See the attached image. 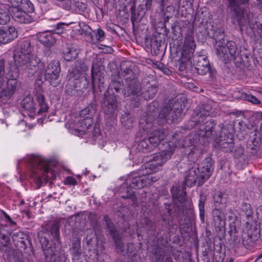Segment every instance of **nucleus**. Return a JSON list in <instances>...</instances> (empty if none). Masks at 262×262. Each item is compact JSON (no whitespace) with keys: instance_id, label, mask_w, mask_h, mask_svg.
Instances as JSON below:
<instances>
[{"instance_id":"obj_14","label":"nucleus","mask_w":262,"mask_h":262,"mask_svg":"<svg viewBox=\"0 0 262 262\" xmlns=\"http://www.w3.org/2000/svg\"><path fill=\"white\" fill-rule=\"evenodd\" d=\"M212 224L216 231L224 230L226 225L225 216L222 209L215 208L212 212Z\"/></svg>"},{"instance_id":"obj_5","label":"nucleus","mask_w":262,"mask_h":262,"mask_svg":"<svg viewBox=\"0 0 262 262\" xmlns=\"http://www.w3.org/2000/svg\"><path fill=\"white\" fill-rule=\"evenodd\" d=\"M184 107V105L178 101L169 104L168 106H165L159 113V121L161 123H172L178 121L182 115Z\"/></svg>"},{"instance_id":"obj_2","label":"nucleus","mask_w":262,"mask_h":262,"mask_svg":"<svg viewBox=\"0 0 262 262\" xmlns=\"http://www.w3.org/2000/svg\"><path fill=\"white\" fill-rule=\"evenodd\" d=\"M162 151L159 153L154 154L152 160L144 165L145 170L144 171L143 167H142V171L144 177H150L148 178V180H146V185L149 184L150 182L156 181L158 178L154 176V172L156 171L158 166H161L163 164L165 163L173 155L174 151V147L170 144L167 143L165 147L163 149L162 147H160Z\"/></svg>"},{"instance_id":"obj_43","label":"nucleus","mask_w":262,"mask_h":262,"mask_svg":"<svg viewBox=\"0 0 262 262\" xmlns=\"http://www.w3.org/2000/svg\"><path fill=\"white\" fill-rule=\"evenodd\" d=\"M160 12L168 19L169 17H172V14L174 12V8L172 5H169L165 6L163 11Z\"/></svg>"},{"instance_id":"obj_62","label":"nucleus","mask_w":262,"mask_h":262,"mask_svg":"<svg viewBox=\"0 0 262 262\" xmlns=\"http://www.w3.org/2000/svg\"><path fill=\"white\" fill-rule=\"evenodd\" d=\"M199 210H204V204L202 201L200 202L199 205Z\"/></svg>"},{"instance_id":"obj_20","label":"nucleus","mask_w":262,"mask_h":262,"mask_svg":"<svg viewBox=\"0 0 262 262\" xmlns=\"http://www.w3.org/2000/svg\"><path fill=\"white\" fill-rule=\"evenodd\" d=\"M198 122L201 123L198 130V135L202 137H209L212 133V129L215 126V123L212 120H207L205 123H202L203 122V119L200 118Z\"/></svg>"},{"instance_id":"obj_61","label":"nucleus","mask_w":262,"mask_h":262,"mask_svg":"<svg viewBox=\"0 0 262 262\" xmlns=\"http://www.w3.org/2000/svg\"><path fill=\"white\" fill-rule=\"evenodd\" d=\"M200 211V216L201 218V220L202 221H204L205 218V211L204 210H199Z\"/></svg>"},{"instance_id":"obj_22","label":"nucleus","mask_w":262,"mask_h":262,"mask_svg":"<svg viewBox=\"0 0 262 262\" xmlns=\"http://www.w3.org/2000/svg\"><path fill=\"white\" fill-rule=\"evenodd\" d=\"M140 175L139 176H133L132 178H130L129 179L126 180L127 184H129V187L134 189H140L144 187L146 185V180H148L149 177H147V179H146V177H144L143 171H140ZM149 178H151L149 177Z\"/></svg>"},{"instance_id":"obj_47","label":"nucleus","mask_w":262,"mask_h":262,"mask_svg":"<svg viewBox=\"0 0 262 262\" xmlns=\"http://www.w3.org/2000/svg\"><path fill=\"white\" fill-rule=\"evenodd\" d=\"M105 36L104 32L100 28H99L97 30V33L96 34V39H94L93 36H91V41L95 42V41H102Z\"/></svg>"},{"instance_id":"obj_11","label":"nucleus","mask_w":262,"mask_h":262,"mask_svg":"<svg viewBox=\"0 0 262 262\" xmlns=\"http://www.w3.org/2000/svg\"><path fill=\"white\" fill-rule=\"evenodd\" d=\"M236 11H232L234 14V17L236 18L240 26L241 29L244 27H252L254 25L252 22L253 15L251 12L244 8H239Z\"/></svg>"},{"instance_id":"obj_54","label":"nucleus","mask_w":262,"mask_h":262,"mask_svg":"<svg viewBox=\"0 0 262 262\" xmlns=\"http://www.w3.org/2000/svg\"><path fill=\"white\" fill-rule=\"evenodd\" d=\"M169 0H156V3L158 4V8L160 11H163L164 7L166 6Z\"/></svg>"},{"instance_id":"obj_57","label":"nucleus","mask_w":262,"mask_h":262,"mask_svg":"<svg viewBox=\"0 0 262 262\" xmlns=\"http://www.w3.org/2000/svg\"><path fill=\"white\" fill-rule=\"evenodd\" d=\"M122 75H123L124 76H126V75H130V76L129 77L130 78H133V76H135L133 74L132 70L128 68H126L125 70H124L122 72Z\"/></svg>"},{"instance_id":"obj_28","label":"nucleus","mask_w":262,"mask_h":262,"mask_svg":"<svg viewBox=\"0 0 262 262\" xmlns=\"http://www.w3.org/2000/svg\"><path fill=\"white\" fill-rule=\"evenodd\" d=\"M78 51L74 46H70L65 48L62 52V56L67 61H72L76 58Z\"/></svg>"},{"instance_id":"obj_44","label":"nucleus","mask_w":262,"mask_h":262,"mask_svg":"<svg viewBox=\"0 0 262 262\" xmlns=\"http://www.w3.org/2000/svg\"><path fill=\"white\" fill-rule=\"evenodd\" d=\"M241 210L247 217L251 216L253 214V210L250 204L243 203L241 206Z\"/></svg>"},{"instance_id":"obj_42","label":"nucleus","mask_w":262,"mask_h":262,"mask_svg":"<svg viewBox=\"0 0 262 262\" xmlns=\"http://www.w3.org/2000/svg\"><path fill=\"white\" fill-rule=\"evenodd\" d=\"M0 238L3 241L2 242L3 244L2 247H0V250H4V248H5V250L6 251V248H10V241L9 236L8 235H5L4 233H0Z\"/></svg>"},{"instance_id":"obj_50","label":"nucleus","mask_w":262,"mask_h":262,"mask_svg":"<svg viewBox=\"0 0 262 262\" xmlns=\"http://www.w3.org/2000/svg\"><path fill=\"white\" fill-rule=\"evenodd\" d=\"M4 60L0 58V86L3 84L4 81Z\"/></svg>"},{"instance_id":"obj_21","label":"nucleus","mask_w":262,"mask_h":262,"mask_svg":"<svg viewBox=\"0 0 262 262\" xmlns=\"http://www.w3.org/2000/svg\"><path fill=\"white\" fill-rule=\"evenodd\" d=\"M17 36V32L13 27H9L7 28L0 30V42L7 43L12 41Z\"/></svg>"},{"instance_id":"obj_7","label":"nucleus","mask_w":262,"mask_h":262,"mask_svg":"<svg viewBox=\"0 0 262 262\" xmlns=\"http://www.w3.org/2000/svg\"><path fill=\"white\" fill-rule=\"evenodd\" d=\"M60 72L59 63L57 61H52L48 64L45 70V78L51 85L56 86L61 82L59 79Z\"/></svg>"},{"instance_id":"obj_30","label":"nucleus","mask_w":262,"mask_h":262,"mask_svg":"<svg viewBox=\"0 0 262 262\" xmlns=\"http://www.w3.org/2000/svg\"><path fill=\"white\" fill-rule=\"evenodd\" d=\"M226 46L229 56V60H235L239 55V51L237 48L235 43L233 41H228Z\"/></svg>"},{"instance_id":"obj_58","label":"nucleus","mask_w":262,"mask_h":262,"mask_svg":"<svg viewBox=\"0 0 262 262\" xmlns=\"http://www.w3.org/2000/svg\"><path fill=\"white\" fill-rule=\"evenodd\" d=\"M159 69H161L162 71L166 74L169 75L171 72L166 68L164 67V66L161 63H159L157 65Z\"/></svg>"},{"instance_id":"obj_8","label":"nucleus","mask_w":262,"mask_h":262,"mask_svg":"<svg viewBox=\"0 0 262 262\" xmlns=\"http://www.w3.org/2000/svg\"><path fill=\"white\" fill-rule=\"evenodd\" d=\"M165 135L162 131L155 130L148 139H144L139 144V147L143 152L150 151L154 150L164 140Z\"/></svg>"},{"instance_id":"obj_19","label":"nucleus","mask_w":262,"mask_h":262,"mask_svg":"<svg viewBox=\"0 0 262 262\" xmlns=\"http://www.w3.org/2000/svg\"><path fill=\"white\" fill-rule=\"evenodd\" d=\"M11 12L14 20L18 23L29 24L33 20L30 15L18 8H12Z\"/></svg>"},{"instance_id":"obj_60","label":"nucleus","mask_w":262,"mask_h":262,"mask_svg":"<svg viewBox=\"0 0 262 262\" xmlns=\"http://www.w3.org/2000/svg\"><path fill=\"white\" fill-rule=\"evenodd\" d=\"M3 214L6 219V220L11 224H15V223L12 220L10 216L7 214L6 212H4Z\"/></svg>"},{"instance_id":"obj_53","label":"nucleus","mask_w":262,"mask_h":262,"mask_svg":"<svg viewBox=\"0 0 262 262\" xmlns=\"http://www.w3.org/2000/svg\"><path fill=\"white\" fill-rule=\"evenodd\" d=\"M100 72V67L96 63H93L91 69V75L92 79L94 78L95 75Z\"/></svg>"},{"instance_id":"obj_63","label":"nucleus","mask_w":262,"mask_h":262,"mask_svg":"<svg viewBox=\"0 0 262 262\" xmlns=\"http://www.w3.org/2000/svg\"><path fill=\"white\" fill-rule=\"evenodd\" d=\"M257 29L262 33V23H258L257 24Z\"/></svg>"},{"instance_id":"obj_13","label":"nucleus","mask_w":262,"mask_h":262,"mask_svg":"<svg viewBox=\"0 0 262 262\" xmlns=\"http://www.w3.org/2000/svg\"><path fill=\"white\" fill-rule=\"evenodd\" d=\"M141 91H142V89L140 88L139 83L135 76L126 78V86L124 89L125 95L132 96L133 99H136L135 97H140Z\"/></svg>"},{"instance_id":"obj_6","label":"nucleus","mask_w":262,"mask_h":262,"mask_svg":"<svg viewBox=\"0 0 262 262\" xmlns=\"http://www.w3.org/2000/svg\"><path fill=\"white\" fill-rule=\"evenodd\" d=\"M192 57H193L192 60H191L192 66L190 69L186 70V71L190 70L193 67L198 74L200 75H204L207 72H209L211 75L213 74V71L211 69L209 62L205 55L196 53Z\"/></svg>"},{"instance_id":"obj_64","label":"nucleus","mask_w":262,"mask_h":262,"mask_svg":"<svg viewBox=\"0 0 262 262\" xmlns=\"http://www.w3.org/2000/svg\"><path fill=\"white\" fill-rule=\"evenodd\" d=\"M259 134L262 137V123L261 124V125H260V127L259 128Z\"/></svg>"},{"instance_id":"obj_15","label":"nucleus","mask_w":262,"mask_h":262,"mask_svg":"<svg viewBox=\"0 0 262 262\" xmlns=\"http://www.w3.org/2000/svg\"><path fill=\"white\" fill-rule=\"evenodd\" d=\"M213 171V166L212 160L210 158L204 160L203 166L199 172L200 175L199 178L198 184L202 185L204 182L208 180Z\"/></svg>"},{"instance_id":"obj_34","label":"nucleus","mask_w":262,"mask_h":262,"mask_svg":"<svg viewBox=\"0 0 262 262\" xmlns=\"http://www.w3.org/2000/svg\"><path fill=\"white\" fill-rule=\"evenodd\" d=\"M158 92L157 88L156 86L151 85L148 86L144 91H141L140 95L144 99L148 100L153 98Z\"/></svg>"},{"instance_id":"obj_9","label":"nucleus","mask_w":262,"mask_h":262,"mask_svg":"<svg viewBox=\"0 0 262 262\" xmlns=\"http://www.w3.org/2000/svg\"><path fill=\"white\" fill-rule=\"evenodd\" d=\"M62 24H58L56 25V30L55 33L52 32H42L38 34V41L47 47H51L54 46L56 42V34L62 33L64 28L62 27Z\"/></svg>"},{"instance_id":"obj_37","label":"nucleus","mask_w":262,"mask_h":262,"mask_svg":"<svg viewBox=\"0 0 262 262\" xmlns=\"http://www.w3.org/2000/svg\"><path fill=\"white\" fill-rule=\"evenodd\" d=\"M93 124V121L92 118H89L84 119L78 123V126H80L81 129H79L82 134L85 133L90 126Z\"/></svg>"},{"instance_id":"obj_38","label":"nucleus","mask_w":262,"mask_h":262,"mask_svg":"<svg viewBox=\"0 0 262 262\" xmlns=\"http://www.w3.org/2000/svg\"><path fill=\"white\" fill-rule=\"evenodd\" d=\"M229 3V7L231 11H236L237 9L241 8L240 5L247 4L249 0H227Z\"/></svg>"},{"instance_id":"obj_24","label":"nucleus","mask_w":262,"mask_h":262,"mask_svg":"<svg viewBox=\"0 0 262 262\" xmlns=\"http://www.w3.org/2000/svg\"><path fill=\"white\" fill-rule=\"evenodd\" d=\"M117 108V100L115 96H111L106 98L102 105L104 114L111 115L114 113Z\"/></svg>"},{"instance_id":"obj_45","label":"nucleus","mask_w":262,"mask_h":262,"mask_svg":"<svg viewBox=\"0 0 262 262\" xmlns=\"http://www.w3.org/2000/svg\"><path fill=\"white\" fill-rule=\"evenodd\" d=\"M26 237V235L22 232H18L14 233L12 236V239L14 241H15L18 244L20 243L23 245H25L24 239Z\"/></svg>"},{"instance_id":"obj_32","label":"nucleus","mask_w":262,"mask_h":262,"mask_svg":"<svg viewBox=\"0 0 262 262\" xmlns=\"http://www.w3.org/2000/svg\"><path fill=\"white\" fill-rule=\"evenodd\" d=\"M88 67L85 62L81 60L77 61L75 64V68L73 71V74L76 78L80 77V75L88 70Z\"/></svg>"},{"instance_id":"obj_39","label":"nucleus","mask_w":262,"mask_h":262,"mask_svg":"<svg viewBox=\"0 0 262 262\" xmlns=\"http://www.w3.org/2000/svg\"><path fill=\"white\" fill-rule=\"evenodd\" d=\"M95 109L92 105H89L86 108L82 110L80 112V116L81 117L87 119L92 118V115L95 113Z\"/></svg>"},{"instance_id":"obj_35","label":"nucleus","mask_w":262,"mask_h":262,"mask_svg":"<svg viewBox=\"0 0 262 262\" xmlns=\"http://www.w3.org/2000/svg\"><path fill=\"white\" fill-rule=\"evenodd\" d=\"M17 67L15 64L10 67L6 75L7 80H18L17 78L19 75V71Z\"/></svg>"},{"instance_id":"obj_40","label":"nucleus","mask_w":262,"mask_h":262,"mask_svg":"<svg viewBox=\"0 0 262 262\" xmlns=\"http://www.w3.org/2000/svg\"><path fill=\"white\" fill-rule=\"evenodd\" d=\"M9 12L6 9L0 8V24L5 25L9 21Z\"/></svg>"},{"instance_id":"obj_52","label":"nucleus","mask_w":262,"mask_h":262,"mask_svg":"<svg viewBox=\"0 0 262 262\" xmlns=\"http://www.w3.org/2000/svg\"><path fill=\"white\" fill-rule=\"evenodd\" d=\"M110 84L116 92H118L119 91L121 86V82L116 80H112Z\"/></svg>"},{"instance_id":"obj_31","label":"nucleus","mask_w":262,"mask_h":262,"mask_svg":"<svg viewBox=\"0 0 262 262\" xmlns=\"http://www.w3.org/2000/svg\"><path fill=\"white\" fill-rule=\"evenodd\" d=\"M21 106L30 113H34L36 110L33 99L30 96H27L21 101Z\"/></svg>"},{"instance_id":"obj_49","label":"nucleus","mask_w":262,"mask_h":262,"mask_svg":"<svg viewBox=\"0 0 262 262\" xmlns=\"http://www.w3.org/2000/svg\"><path fill=\"white\" fill-rule=\"evenodd\" d=\"M157 262H171L172 260L170 257H165L164 253L161 252V253L157 254L156 255Z\"/></svg>"},{"instance_id":"obj_17","label":"nucleus","mask_w":262,"mask_h":262,"mask_svg":"<svg viewBox=\"0 0 262 262\" xmlns=\"http://www.w3.org/2000/svg\"><path fill=\"white\" fill-rule=\"evenodd\" d=\"M35 84V97L38 103L39 109L38 111V114L46 112L48 110V106L45 101V96L42 89V82Z\"/></svg>"},{"instance_id":"obj_33","label":"nucleus","mask_w":262,"mask_h":262,"mask_svg":"<svg viewBox=\"0 0 262 262\" xmlns=\"http://www.w3.org/2000/svg\"><path fill=\"white\" fill-rule=\"evenodd\" d=\"M221 192H216L213 196L215 208L222 209L226 202V198Z\"/></svg>"},{"instance_id":"obj_12","label":"nucleus","mask_w":262,"mask_h":262,"mask_svg":"<svg viewBox=\"0 0 262 262\" xmlns=\"http://www.w3.org/2000/svg\"><path fill=\"white\" fill-rule=\"evenodd\" d=\"M104 220L105 221L106 228L115 243L118 251L122 253L128 252L125 246L119 237L118 232L111 220L106 216H104Z\"/></svg>"},{"instance_id":"obj_3","label":"nucleus","mask_w":262,"mask_h":262,"mask_svg":"<svg viewBox=\"0 0 262 262\" xmlns=\"http://www.w3.org/2000/svg\"><path fill=\"white\" fill-rule=\"evenodd\" d=\"M32 166L31 176L37 179L38 182L55 178L54 171L50 168L49 162L43 157L37 156L33 158Z\"/></svg>"},{"instance_id":"obj_4","label":"nucleus","mask_w":262,"mask_h":262,"mask_svg":"<svg viewBox=\"0 0 262 262\" xmlns=\"http://www.w3.org/2000/svg\"><path fill=\"white\" fill-rule=\"evenodd\" d=\"M196 47L195 42L192 33L186 34L184 37L182 49L181 61L179 69L183 71L190 69L191 64V57Z\"/></svg>"},{"instance_id":"obj_23","label":"nucleus","mask_w":262,"mask_h":262,"mask_svg":"<svg viewBox=\"0 0 262 262\" xmlns=\"http://www.w3.org/2000/svg\"><path fill=\"white\" fill-rule=\"evenodd\" d=\"M59 225V222L57 221H54L50 226L47 225L45 229L47 233L50 234L52 235V241L54 242L55 244H57L59 246L60 242Z\"/></svg>"},{"instance_id":"obj_48","label":"nucleus","mask_w":262,"mask_h":262,"mask_svg":"<svg viewBox=\"0 0 262 262\" xmlns=\"http://www.w3.org/2000/svg\"><path fill=\"white\" fill-rule=\"evenodd\" d=\"M224 258L225 255L224 253L216 251L213 254V262H223Z\"/></svg>"},{"instance_id":"obj_16","label":"nucleus","mask_w":262,"mask_h":262,"mask_svg":"<svg viewBox=\"0 0 262 262\" xmlns=\"http://www.w3.org/2000/svg\"><path fill=\"white\" fill-rule=\"evenodd\" d=\"M21 86V83L18 80H7V86L0 90L1 97L10 98Z\"/></svg>"},{"instance_id":"obj_55","label":"nucleus","mask_w":262,"mask_h":262,"mask_svg":"<svg viewBox=\"0 0 262 262\" xmlns=\"http://www.w3.org/2000/svg\"><path fill=\"white\" fill-rule=\"evenodd\" d=\"M245 99L248 101L251 102L255 104H257L260 103V101L256 97L251 95H246Z\"/></svg>"},{"instance_id":"obj_1","label":"nucleus","mask_w":262,"mask_h":262,"mask_svg":"<svg viewBox=\"0 0 262 262\" xmlns=\"http://www.w3.org/2000/svg\"><path fill=\"white\" fill-rule=\"evenodd\" d=\"M33 50L31 41L29 39L25 40L18 46L13 54L16 66L30 70L29 73L32 75L37 72H42L45 67L44 63L32 53Z\"/></svg>"},{"instance_id":"obj_41","label":"nucleus","mask_w":262,"mask_h":262,"mask_svg":"<svg viewBox=\"0 0 262 262\" xmlns=\"http://www.w3.org/2000/svg\"><path fill=\"white\" fill-rule=\"evenodd\" d=\"M73 6H75L79 12H84L87 8V0H74ZM73 6V4H72Z\"/></svg>"},{"instance_id":"obj_51","label":"nucleus","mask_w":262,"mask_h":262,"mask_svg":"<svg viewBox=\"0 0 262 262\" xmlns=\"http://www.w3.org/2000/svg\"><path fill=\"white\" fill-rule=\"evenodd\" d=\"M39 241L41 245V247L44 252H45V251L48 250L49 248H51V247L48 246V245L49 244V241L46 237L40 236L39 237Z\"/></svg>"},{"instance_id":"obj_46","label":"nucleus","mask_w":262,"mask_h":262,"mask_svg":"<svg viewBox=\"0 0 262 262\" xmlns=\"http://www.w3.org/2000/svg\"><path fill=\"white\" fill-rule=\"evenodd\" d=\"M20 7L27 11L28 12H33L34 10V6L29 0H23Z\"/></svg>"},{"instance_id":"obj_27","label":"nucleus","mask_w":262,"mask_h":262,"mask_svg":"<svg viewBox=\"0 0 262 262\" xmlns=\"http://www.w3.org/2000/svg\"><path fill=\"white\" fill-rule=\"evenodd\" d=\"M44 254L46 262H61L59 252L52 248H49Z\"/></svg>"},{"instance_id":"obj_56","label":"nucleus","mask_w":262,"mask_h":262,"mask_svg":"<svg viewBox=\"0 0 262 262\" xmlns=\"http://www.w3.org/2000/svg\"><path fill=\"white\" fill-rule=\"evenodd\" d=\"M23 0H8V2L12 5V8H18L21 6Z\"/></svg>"},{"instance_id":"obj_18","label":"nucleus","mask_w":262,"mask_h":262,"mask_svg":"<svg viewBox=\"0 0 262 262\" xmlns=\"http://www.w3.org/2000/svg\"><path fill=\"white\" fill-rule=\"evenodd\" d=\"M233 136L229 134L223 138L221 136V139L217 143L218 148L225 152H231L234 147V143L233 139Z\"/></svg>"},{"instance_id":"obj_59","label":"nucleus","mask_w":262,"mask_h":262,"mask_svg":"<svg viewBox=\"0 0 262 262\" xmlns=\"http://www.w3.org/2000/svg\"><path fill=\"white\" fill-rule=\"evenodd\" d=\"M66 182L68 184L71 185H75L77 183V181L74 178L70 177L66 179Z\"/></svg>"},{"instance_id":"obj_10","label":"nucleus","mask_w":262,"mask_h":262,"mask_svg":"<svg viewBox=\"0 0 262 262\" xmlns=\"http://www.w3.org/2000/svg\"><path fill=\"white\" fill-rule=\"evenodd\" d=\"M152 10V0H143L142 3L138 7L137 10L133 6L131 7L132 23L134 24V22H139L145 15L146 11Z\"/></svg>"},{"instance_id":"obj_26","label":"nucleus","mask_w":262,"mask_h":262,"mask_svg":"<svg viewBox=\"0 0 262 262\" xmlns=\"http://www.w3.org/2000/svg\"><path fill=\"white\" fill-rule=\"evenodd\" d=\"M200 170L199 168H194L189 169L186 172L185 177V184L188 187H191L195 184L196 180L198 179V173Z\"/></svg>"},{"instance_id":"obj_29","label":"nucleus","mask_w":262,"mask_h":262,"mask_svg":"<svg viewBox=\"0 0 262 262\" xmlns=\"http://www.w3.org/2000/svg\"><path fill=\"white\" fill-rule=\"evenodd\" d=\"M171 190L172 198L175 201L181 203H183L185 201L186 192L184 188L179 189L177 187L173 186Z\"/></svg>"},{"instance_id":"obj_25","label":"nucleus","mask_w":262,"mask_h":262,"mask_svg":"<svg viewBox=\"0 0 262 262\" xmlns=\"http://www.w3.org/2000/svg\"><path fill=\"white\" fill-rule=\"evenodd\" d=\"M224 36L223 35H222ZM224 42L223 37H221L219 39V41L217 42L215 49L216 54L220 59L223 61L226 62L229 60V56L227 52L226 46H223V43Z\"/></svg>"},{"instance_id":"obj_36","label":"nucleus","mask_w":262,"mask_h":262,"mask_svg":"<svg viewBox=\"0 0 262 262\" xmlns=\"http://www.w3.org/2000/svg\"><path fill=\"white\" fill-rule=\"evenodd\" d=\"M71 253L73 260H78L81 255V249L80 241L73 244V247L71 249Z\"/></svg>"}]
</instances>
